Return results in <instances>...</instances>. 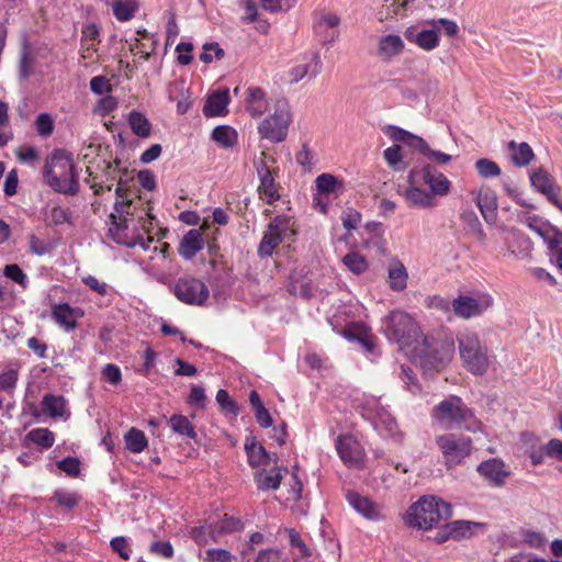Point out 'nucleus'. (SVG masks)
<instances>
[{
	"label": "nucleus",
	"mask_w": 562,
	"mask_h": 562,
	"mask_svg": "<svg viewBox=\"0 0 562 562\" xmlns=\"http://www.w3.org/2000/svg\"><path fill=\"white\" fill-rule=\"evenodd\" d=\"M544 453L550 457L554 458L557 460H562V440L560 439H551L549 442L543 447Z\"/></svg>",
	"instance_id": "obj_64"
},
{
	"label": "nucleus",
	"mask_w": 562,
	"mask_h": 562,
	"mask_svg": "<svg viewBox=\"0 0 562 562\" xmlns=\"http://www.w3.org/2000/svg\"><path fill=\"white\" fill-rule=\"evenodd\" d=\"M475 203L487 224H495L497 220V195L490 188L482 189L476 195Z\"/></svg>",
	"instance_id": "obj_19"
},
{
	"label": "nucleus",
	"mask_w": 562,
	"mask_h": 562,
	"mask_svg": "<svg viewBox=\"0 0 562 562\" xmlns=\"http://www.w3.org/2000/svg\"><path fill=\"white\" fill-rule=\"evenodd\" d=\"M510 235L512 239L508 241L510 252L520 258L529 257L533 248L531 239L526 234L515 228L510 229Z\"/></svg>",
	"instance_id": "obj_29"
},
{
	"label": "nucleus",
	"mask_w": 562,
	"mask_h": 562,
	"mask_svg": "<svg viewBox=\"0 0 562 562\" xmlns=\"http://www.w3.org/2000/svg\"><path fill=\"white\" fill-rule=\"evenodd\" d=\"M415 0H392L390 3H385L387 15H404L406 11L412 7Z\"/></svg>",
	"instance_id": "obj_62"
},
{
	"label": "nucleus",
	"mask_w": 562,
	"mask_h": 562,
	"mask_svg": "<svg viewBox=\"0 0 562 562\" xmlns=\"http://www.w3.org/2000/svg\"><path fill=\"white\" fill-rule=\"evenodd\" d=\"M268 229L279 235L283 240L295 234L292 218L285 214L277 215L268 224Z\"/></svg>",
	"instance_id": "obj_37"
},
{
	"label": "nucleus",
	"mask_w": 562,
	"mask_h": 562,
	"mask_svg": "<svg viewBox=\"0 0 562 562\" xmlns=\"http://www.w3.org/2000/svg\"><path fill=\"white\" fill-rule=\"evenodd\" d=\"M19 379L18 370L9 369L0 373V390L11 392L15 389Z\"/></svg>",
	"instance_id": "obj_59"
},
{
	"label": "nucleus",
	"mask_w": 562,
	"mask_h": 562,
	"mask_svg": "<svg viewBox=\"0 0 562 562\" xmlns=\"http://www.w3.org/2000/svg\"><path fill=\"white\" fill-rule=\"evenodd\" d=\"M462 223L467 226L470 233L475 235L480 240H484L486 235L483 231L482 224L472 209L463 210L461 215Z\"/></svg>",
	"instance_id": "obj_44"
},
{
	"label": "nucleus",
	"mask_w": 562,
	"mask_h": 562,
	"mask_svg": "<svg viewBox=\"0 0 562 562\" xmlns=\"http://www.w3.org/2000/svg\"><path fill=\"white\" fill-rule=\"evenodd\" d=\"M459 353L463 366L475 375H483L488 368L487 348L479 335L470 329L457 334Z\"/></svg>",
	"instance_id": "obj_5"
},
{
	"label": "nucleus",
	"mask_w": 562,
	"mask_h": 562,
	"mask_svg": "<svg viewBox=\"0 0 562 562\" xmlns=\"http://www.w3.org/2000/svg\"><path fill=\"white\" fill-rule=\"evenodd\" d=\"M124 439L126 449L133 453H140L148 445L145 434L134 427L125 434Z\"/></svg>",
	"instance_id": "obj_40"
},
{
	"label": "nucleus",
	"mask_w": 562,
	"mask_h": 562,
	"mask_svg": "<svg viewBox=\"0 0 562 562\" xmlns=\"http://www.w3.org/2000/svg\"><path fill=\"white\" fill-rule=\"evenodd\" d=\"M346 498L350 506L364 518L370 520H380L382 518L378 505L368 497L349 491L346 494Z\"/></svg>",
	"instance_id": "obj_20"
},
{
	"label": "nucleus",
	"mask_w": 562,
	"mask_h": 562,
	"mask_svg": "<svg viewBox=\"0 0 562 562\" xmlns=\"http://www.w3.org/2000/svg\"><path fill=\"white\" fill-rule=\"evenodd\" d=\"M408 181L413 184L422 181L428 186L431 194L439 196L447 195L451 187L450 180L430 164L424 165L419 170H411Z\"/></svg>",
	"instance_id": "obj_9"
},
{
	"label": "nucleus",
	"mask_w": 562,
	"mask_h": 562,
	"mask_svg": "<svg viewBox=\"0 0 562 562\" xmlns=\"http://www.w3.org/2000/svg\"><path fill=\"white\" fill-rule=\"evenodd\" d=\"M43 412L53 418L63 417L67 402L61 395L45 394L42 400Z\"/></svg>",
	"instance_id": "obj_32"
},
{
	"label": "nucleus",
	"mask_w": 562,
	"mask_h": 562,
	"mask_svg": "<svg viewBox=\"0 0 562 562\" xmlns=\"http://www.w3.org/2000/svg\"><path fill=\"white\" fill-rule=\"evenodd\" d=\"M175 296L187 305H203L210 296L207 285L194 277H182L173 286Z\"/></svg>",
	"instance_id": "obj_8"
},
{
	"label": "nucleus",
	"mask_w": 562,
	"mask_h": 562,
	"mask_svg": "<svg viewBox=\"0 0 562 562\" xmlns=\"http://www.w3.org/2000/svg\"><path fill=\"white\" fill-rule=\"evenodd\" d=\"M427 339L422 336L419 345H417L416 352L423 355L424 364H429L436 371L443 368L452 357L454 351L453 341H445L438 344L435 348L429 349L426 346Z\"/></svg>",
	"instance_id": "obj_10"
},
{
	"label": "nucleus",
	"mask_w": 562,
	"mask_h": 562,
	"mask_svg": "<svg viewBox=\"0 0 562 562\" xmlns=\"http://www.w3.org/2000/svg\"><path fill=\"white\" fill-rule=\"evenodd\" d=\"M292 115L286 102H279L274 113L266 117L258 126L259 134L273 143L283 142L288 135V128Z\"/></svg>",
	"instance_id": "obj_7"
},
{
	"label": "nucleus",
	"mask_w": 562,
	"mask_h": 562,
	"mask_svg": "<svg viewBox=\"0 0 562 562\" xmlns=\"http://www.w3.org/2000/svg\"><path fill=\"white\" fill-rule=\"evenodd\" d=\"M387 134L393 140L404 143L423 156H425L426 151L428 150L429 145L424 138L412 134L402 127L390 125L387 126Z\"/></svg>",
	"instance_id": "obj_21"
},
{
	"label": "nucleus",
	"mask_w": 562,
	"mask_h": 562,
	"mask_svg": "<svg viewBox=\"0 0 562 562\" xmlns=\"http://www.w3.org/2000/svg\"><path fill=\"white\" fill-rule=\"evenodd\" d=\"M429 26L437 27V33L439 34V31H442L446 35L452 37L456 36L459 33V26L458 24L449 19H434L425 22Z\"/></svg>",
	"instance_id": "obj_52"
},
{
	"label": "nucleus",
	"mask_w": 562,
	"mask_h": 562,
	"mask_svg": "<svg viewBox=\"0 0 562 562\" xmlns=\"http://www.w3.org/2000/svg\"><path fill=\"white\" fill-rule=\"evenodd\" d=\"M80 307H72L68 303L57 304L52 310V317L67 333L72 331L77 326V319L83 316Z\"/></svg>",
	"instance_id": "obj_17"
},
{
	"label": "nucleus",
	"mask_w": 562,
	"mask_h": 562,
	"mask_svg": "<svg viewBox=\"0 0 562 562\" xmlns=\"http://www.w3.org/2000/svg\"><path fill=\"white\" fill-rule=\"evenodd\" d=\"M109 236L116 243L121 245H127L128 247L135 246L137 243H128L126 240V229H127V221L125 217H119L115 214H111L109 217Z\"/></svg>",
	"instance_id": "obj_31"
},
{
	"label": "nucleus",
	"mask_w": 562,
	"mask_h": 562,
	"mask_svg": "<svg viewBox=\"0 0 562 562\" xmlns=\"http://www.w3.org/2000/svg\"><path fill=\"white\" fill-rule=\"evenodd\" d=\"M53 499L63 509L71 510L76 506H78V504L81 501V496L76 492H70L64 488H57L53 494Z\"/></svg>",
	"instance_id": "obj_42"
},
{
	"label": "nucleus",
	"mask_w": 562,
	"mask_h": 562,
	"mask_svg": "<svg viewBox=\"0 0 562 562\" xmlns=\"http://www.w3.org/2000/svg\"><path fill=\"white\" fill-rule=\"evenodd\" d=\"M255 167L260 180L258 190L261 194L265 195V200L268 204H273L280 199L278 184L274 180V175H278V171L274 170L272 172L263 159L255 161Z\"/></svg>",
	"instance_id": "obj_12"
},
{
	"label": "nucleus",
	"mask_w": 562,
	"mask_h": 562,
	"mask_svg": "<svg viewBox=\"0 0 562 562\" xmlns=\"http://www.w3.org/2000/svg\"><path fill=\"white\" fill-rule=\"evenodd\" d=\"M451 516L452 507L449 503L439 497L426 495L408 508L404 520L409 527L428 530Z\"/></svg>",
	"instance_id": "obj_3"
},
{
	"label": "nucleus",
	"mask_w": 562,
	"mask_h": 562,
	"mask_svg": "<svg viewBox=\"0 0 562 562\" xmlns=\"http://www.w3.org/2000/svg\"><path fill=\"white\" fill-rule=\"evenodd\" d=\"M57 468L75 477L80 473V461L74 457H66L63 460L57 461Z\"/></svg>",
	"instance_id": "obj_58"
},
{
	"label": "nucleus",
	"mask_w": 562,
	"mask_h": 562,
	"mask_svg": "<svg viewBox=\"0 0 562 562\" xmlns=\"http://www.w3.org/2000/svg\"><path fill=\"white\" fill-rule=\"evenodd\" d=\"M212 139L223 148H231L237 142V133L228 125H218L212 132Z\"/></svg>",
	"instance_id": "obj_38"
},
{
	"label": "nucleus",
	"mask_w": 562,
	"mask_h": 562,
	"mask_svg": "<svg viewBox=\"0 0 562 562\" xmlns=\"http://www.w3.org/2000/svg\"><path fill=\"white\" fill-rule=\"evenodd\" d=\"M381 331L392 342L403 348L417 350L422 331L413 317L402 310H394L381 319Z\"/></svg>",
	"instance_id": "obj_4"
},
{
	"label": "nucleus",
	"mask_w": 562,
	"mask_h": 562,
	"mask_svg": "<svg viewBox=\"0 0 562 562\" xmlns=\"http://www.w3.org/2000/svg\"><path fill=\"white\" fill-rule=\"evenodd\" d=\"M49 220L54 226L71 223V213L68 209L55 205L50 210Z\"/></svg>",
	"instance_id": "obj_56"
},
{
	"label": "nucleus",
	"mask_w": 562,
	"mask_h": 562,
	"mask_svg": "<svg viewBox=\"0 0 562 562\" xmlns=\"http://www.w3.org/2000/svg\"><path fill=\"white\" fill-rule=\"evenodd\" d=\"M43 177L45 183L58 193L75 195L79 191L72 155L65 149H55L47 157Z\"/></svg>",
	"instance_id": "obj_1"
},
{
	"label": "nucleus",
	"mask_w": 562,
	"mask_h": 562,
	"mask_svg": "<svg viewBox=\"0 0 562 562\" xmlns=\"http://www.w3.org/2000/svg\"><path fill=\"white\" fill-rule=\"evenodd\" d=\"M27 439L43 449L53 447L55 437L47 428H34L26 435Z\"/></svg>",
	"instance_id": "obj_45"
},
{
	"label": "nucleus",
	"mask_w": 562,
	"mask_h": 562,
	"mask_svg": "<svg viewBox=\"0 0 562 562\" xmlns=\"http://www.w3.org/2000/svg\"><path fill=\"white\" fill-rule=\"evenodd\" d=\"M102 376L111 385H117L122 381L121 369L116 364H113V363H108L103 367Z\"/></svg>",
	"instance_id": "obj_63"
},
{
	"label": "nucleus",
	"mask_w": 562,
	"mask_h": 562,
	"mask_svg": "<svg viewBox=\"0 0 562 562\" xmlns=\"http://www.w3.org/2000/svg\"><path fill=\"white\" fill-rule=\"evenodd\" d=\"M508 150L510 151L512 162L517 167L528 166L535 157L533 150L527 143H516L510 140L508 143Z\"/></svg>",
	"instance_id": "obj_30"
},
{
	"label": "nucleus",
	"mask_w": 562,
	"mask_h": 562,
	"mask_svg": "<svg viewBox=\"0 0 562 562\" xmlns=\"http://www.w3.org/2000/svg\"><path fill=\"white\" fill-rule=\"evenodd\" d=\"M228 103L229 95L227 90L214 91L207 97L203 105V114L205 117L223 115L227 112Z\"/></svg>",
	"instance_id": "obj_26"
},
{
	"label": "nucleus",
	"mask_w": 562,
	"mask_h": 562,
	"mask_svg": "<svg viewBox=\"0 0 562 562\" xmlns=\"http://www.w3.org/2000/svg\"><path fill=\"white\" fill-rule=\"evenodd\" d=\"M282 241L283 239L279 237V235H276L273 232L267 228L258 246V256L260 258L271 257L273 255L274 249Z\"/></svg>",
	"instance_id": "obj_43"
},
{
	"label": "nucleus",
	"mask_w": 562,
	"mask_h": 562,
	"mask_svg": "<svg viewBox=\"0 0 562 562\" xmlns=\"http://www.w3.org/2000/svg\"><path fill=\"white\" fill-rule=\"evenodd\" d=\"M233 554L226 549H207L205 551V562H233Z\"/></svg>",
	"instance_id": "obj_60"
},
{
	"label": "nucleus",
	"mask_w": 562,
	"mask_h": 562,
	"mask_svg": "<svg viewBox=\"0 0 562 562\" xmlns=\"http://www.w3.org/2000/svg\"><path fill=\"white\" fill-rule=\"evenodd\" d=\"M492 303L490 296L474 299L468 295H459L452 301V308L458 317L469 319L482 315Z\"/></svg>",
	"instance_id": "obj_11"
},
{
	"label": "nucleus",
	"mask_w": 562,
	"mask_h": 562,
	"mask_svg": "<svg viewBox=\"0 0 562 562\" xmlns=\"http://www.w3.org/2000/svg\"><path fill=\"white\" fill-rule=\"evenodd\" d=\"M476 470L491 485L497 487L503 486L510 474L506 464L495 458L481 462Z\"/></svg>",
	"instance_id": "obj_14"
},
{
	"label": "nucleus",
	"mask_w": 562,
	"mask_h": 562,
	"mask_svg": "<svg viewBox=\"0 0 562 562\" xmlns=\"http://www.w3.org/2000/svg\"><path fill=\"white\" fill-rule=\"evenodd\" d=\"M3 273L8 279H11L23 288H26L27 277L18 265H7L4 267Z\"/></svg>",
	"instance_id": "obj_54"
},
{
	"label": "nucleus",
	"mask_w": 562,
	"mask_h": 562,
	"mask_svg": "<svg viewBox=\"0 0 562 562\" xmlns=\"http://www.w3.org/2000/svg\"><path fill=\"white\" fill-rule=\"evenodd\" d=\"M244 446L248 463L251 468L269 464L271 460L270 454L261 443L256 441L254 437H246Z\"/></svg>",
	"instance_id": "obj_28"
},
{
	"label": "nucleus",
	"mask_w": 562,
	"mask_h": 562,
	"mask_svg": "<svg viewBox=\"0 0 562 562\" xmlns=\"http://www.w3.org/2000/svg\"><path fill=\"white\" fill-rule=\"evenodd\" d=\"M404 49V42L400 35L387 34L380 37L378 43V55L382 60L389 61L400 55Z\"/></svg>",
	"instance_id": "obj_27"
},
{
	"label": "nucleus",
	"mask_w": 562,
	"mask_h": 562,
	"mask_svg": "<svg viewBox=\"0 0 562 562\" xmlns=\"http://www.w3.org/2000/svg\"><path fill=\"white\" fill-rule=\"evenodd\" d=\"M448 526L451 530L452 539L459 540L472 536L473 529L477 526V524L469 520H454L448 522Z\"/></svg>",
	"instance_id": "obj_46"
},
{
	"label": "nucleus",
	"mask_w": 562,
	"mask_h": 562,
	"mask_svg": "<svg viewBox=\"0 0 562 562\" xmlns=\"http://www.w3.org/2000/svg\"><path fill=\"white\" fill-rule=\"evenodd\" d=\"M405 198L412 206L426 209L435 205L434 194L416 186L406 190Z\"/></svg>",
	"instance_id": "obj_36"
},
{
	"label": "nucleus",
	"mask_w": 562,
	"mask_h": 562,
	"mask_svg": "<svg viewBox=\"0 0 562 562\" xmlns=\"http://www.w3.org/2000/svg\"><path fill=\"white\" fill-rule=\"evenodd\" d=\"M128 124L132 132L138 137H148L151 131V124L140 112L132 111L128 115Z\"/></svg>",
	"instance_id": "obj_39"
},
{
	"label": "nucleus",
	"mask_w": 562,
	"mask_h": 562,
	"mask_svg": "<svg viewBox=\"0 0 562 562\" xmlns=\"http://www.w3.org/2000/svg\"><path fill=\"white\" fill-rule=\"evenodd\" d=\"M336 449L347 465H358L361 461V453L358 443L351 436H339L336 440Z\"/></svg>",
	"instance_id": "obj_23"
},
{
	"label": "nucleus",
	"mask_w": 562,
	"mask_h": 562,
	"mask_svg": "<svg viewBox=\"0 0 562 562\" xmlns=\"http://www.w3.org/2000/svg\"><path fill=\"white\" fill-rule=\"evenodd\" d=\"M316 190L321 194H330L336 192L337 187H341V183L337 178L330 173H322L315 180Z\"/></svg>",
	"instance_id": "obj_47"
},
{
	"label": "nucleus",
	"mask_w": 562,
	"mask_h": 562,
	"mask_svg": "<svg viewBox=\"0 0 562 562\" xmlns=\"http://www.w3.org/2000/svg\"><path fill=\"white\" fill-rule=\"evenodd\" d=\"M339 16L333 13L322 14L314 23V32L322 44H331L339 37Z\"/></svg>",
	"instance_id": "obj_16"
},
{
	"label": "nucleus",
	"mask_w": 562,
	"mask_h": 562,
	"mask_svg": "<svg viewBox=\"0 0 562 562\" xmlns=\"http://www.w3.org/2000/svg\"><path fill=\"white\" fill-rule=\"evenodd\" d=\"M137 9L138 4L135 0H117L112 4L113 14L121 22L130 21Z\"/></svg>",
	"instance_id": "obj_41"
},
{
	"label": "nucleus",
	"mask_w": 562,
	"mask_h": 562,
	"mask_svg": "<svg viewBox=\"0 0 562 562\" xmlns=\"http://www.w3.org/2000/svg\"><path fill=\"white\" fill-rule=\"evenodd\" d=\"M390 288L393 291L401 292L407 286L408 274L405 266L400 261H394L387 270Z\"/></svg>",
	"instance_id": "obj_35"
},
{
	"label": "nucleus",
	"mask_w": 562,
	"mask_h": 562,
	"mask_svg": "<svg viewBox=\"0 0 562 562\" xmlns=\"http://www.w3.org/2000/svg\"><path fill=\"white\" fill-rule=\"evenodd\" d=\"M35 125L37 133L43 137H47L53 133L54 122L50 115L47 113H41L36 117Z\"/></svg>",
	"instance_id": "obj_61"
},
{
	"label": "nucleus",
	"mask_w": 562,
	"mask_h": 562,
	"mask_svg": "<svg viewBox=\"0 0 562 562\" xmlns=\"http://www.w3.org/2000/svg\"><path fill=\"white\" fill-rule=\"evenodd\" d=\"M244 527L245 524L240 518L224 514L218 520L209 524V535L214 542H217L222 536L240 531Z\"/></svg>",
	"instance_id": "obj_18"
},
{
	"label": "nucleus",
	"mask_w": 562,
	"mask_h": 562,
	"mask_svg": "<svg viewBox=\"0 0 562 562\" xmlns=\"http://www.w3.org/2000/svg\"><path fill=\"white\" fill-rule=\"evenodd\" d=\"M475 169L480 177L484 179L498 177L502 172L499 166L488 158L477 159L475 161Z\"/></svg>",
	"instance_id": "obj_48"
},
{
	"label": "nucleus",
	"mask_w": 562,
	"mask_h": 562,
	"mask_svg": "<svg viewBox=\"0 0 562 562\" xmlns=\"http://www.w3.org/2000/svg\"><path fill=\"white\" fill-rule=\"evenodd\" d=\"M401 379L409 392H412L413 394H417L420 392V386L417 382L416 375L409 367H401Z\"/></svg>",
	"instance_id": "obj_55"
},
{
	"label": "nucleus",
	"mask_w": 562,
	"mask_h": 562,
	"mask_svg": "<svg viewBox=\"0 0 562 562\" xmlns=\"http://www.w3.org/2000/svg\"><path fill=\"white\" fill-rule=\"evenodd\" d=\"M224 55V49L220 47L218 43L211 42L203 45V52L200 54V59L204 64H211L214 59L221 60Z\"/></svg>",
	"instance_id": "obj_51"
},
{
	"label": "nucleus",
	"mask_w": 562,
	"mask_h": 562,
	"mask_svg": "<svg viewBox=\"0 0 562 562\" xmlns=\"http://www.w3.org/2000/svg\"><path fill=\"white\" fill-rule=\"evenodd\" d=\"M187 403L190 406H194L198 408H205L206 406V395L205 390L201 385H193L191 387L190 394L188 396Z\"/></svg>",
	"instance_id": "obj_53"
},
{
	"label": "nucleus",
	"mask_w": 562,
	"mask_h": 562,
	"mask_svg": "<svg viewBox=\"0 0 562 562\" xmlns=\"http://www.w3.org/2000/svg\"><path fill=\"white\" fill-rule=\"evenodd\" d=\"M110 547L113 552L117 553L119 557L123 560H128L131 557V549L128 542L125 537L119 536L114 537L110 541Z\"/></svg>",
	"instance_id": "obj_57"
},
{
	"label": "nucleus",
	"mask_w": 562,
	"mask_h": 562,
	"mask_svg": "<svg viewBox=\"0 0 562 562\" xmlns=\"http://www.w3.org/2000/svg\"><path fill=\"white\" fill-rule=\"evenodd\" d=\"M216 402L221 411L225 414L237 416L239 408L237 403L231 397L228 392L224 389H220L216 393Z\"/></svg>",
	"instance_id": "obj_50"
},
{
	"label": "nucleus",
	"mask_w": 562,
	"mask_h": 562,
	"mask_svg": "<svg viewBox=\"0 0 562 562\" xmlns=\"http://www.w3.org/2000/svg\"><path fill=\"white\" fill-rule=\"evenodd\" d=\"M204 239L199 229H190L180 240L178 252L186 259L191 260L200 250L203 249Z\"/></svg>",
	"instance_id": "obj_22"
},
{
	"label": "nucleus",
	"mask_w": 562,
	"mask_h": 562,
	"mask_svg": "<svg viewBox=\"0 0 562 562\" xmlns=\"http://www.w3.org/2000/svg\"><path fill=\"white\" fill-rule=\"evenodd\" d=\"M404 36L409 43L416 44L424 50H432L439 45L437 27L434 26L418 30V26L412 25L405 30Z\"/></svg>",
	"instance_id": "obj_15"
},
{
	"label": "nucleus",
	"mask_w": 562,
	"mask_h": 562,
	"mask_svg": "<svg viewBox=\"0 0 562 562\" xmlns=\"http://www.w3.org/2000/svg\"><path fill=\"white\" fill-rule=\"evenodd\" d=\"M369 407L374 414L372 419L374 429L385 438L395 436L397 434V423L389 411L375 400L369 403Z\"/></svg>",
	"instance_id": "obj_13"
},
{
	"label": "nucleus",
	"mask_w": 562,
	"mask_h": 562,
	"mask_svg": "<svg viewBox=\"0 0 562 562\" xmlns=\"http://www.w3.org/2000/svg\"><path fill=\"white\" fill-rule=\"evenodd\" d=\"M530 183L535 190L546 195L547 199L559 191V188L555 190L554 178L542 167L536 168L531 171Z\"/></svg>",
	"instance_id": "obj_25"
},
{
	"label": "nucleus",
	"mask_w": 562,
	"mask_h": 562,
	"mask_svg": "<svg viewBox=\"0 0 562 562\" xmlns=\"http://www.w3.org/2000/svg\"><path fill=\"white\" fill-rule=\"evenodd\" d=\"M246 110L252 117L262 115L268 110L266 92L259 87H249L246 91Z\"/></svg>",
	"instance_id": "obj_24"
},
{
	"label": "nucleus",
	"mask_w": 562,
	"mask_h": 562,
	"mask_svg": "<svg viewBox=\"0 0 562 562\" xmlns=\"http://www.w3.org/2000/svg\"><path fill=\"white\" fill-rule=\"evenodd\" d=\"M282 471L286 472V469L274 468L270 472H258L255 475V480L259 490H277L279 488L282 480Z\"/></svg>",
	"instance_id": "obj_33"
},
{
	"label": "nucleus",
	"mask_w": 562,
	"mask_h": 562,
	"mask_svg": "<svg viewBox=\"0 0 562 562\" xmlns=\"http://www.w3.org/2000/svg\"><path fill=\"white\" fill-rule=\"evenodd\" d=\"M168 425L172 431L181 437L195 439L196 432L189 418L182 414H173L168 419Z\"/></svg>",
	"instance_id": "obj_34"
},
{
	"label": "nucleus",
	"mask_w": 562,
	"mask_h": 562,
	"mask_svg": "<svg viewBox=\"0 0 562 562\" xmlns=\"http://www.w3.org/2000/svg\"><path fill=\"white\" fill-rule=\"evenodd\" d=\"M436 443L448 469L461 464L472 452L471 438L459 434L439 435L436 437Z\"/></svg>",
	"instance_id": "obj_6"
},
{
	"label": "nucleus",
	"mask_w": 562,
	"mask_h": 562,
	"mask_svg": "<svg viewBox=\"0 0 562 562\" xmlns=\"http://www.w3.org/2000/svg\"><path fill=\"white\" fill-rule=\"evenodd\" d=\"M344 265L355 274H361L368 269V261L358 252H349L342 258Z\"/></svg>",
	"instance_id": "obj_49"
},
{
	"label": "nucleus",
	"mask_w": 562,
	"mask_h": 562,
	"mask_svg": "<svg viewBox=\"0 0 562 562\" xmlns=\"http://www.w3.org/2000/svg\"><path fill=\"white\" fill-rule=\"evenodd\" d=\"M434 420L443 429L481 430L482 424L473 411L457 395H450L432 408Z\"/></svg>",
	"instance_id": "obj_2"
}]
</instances>
